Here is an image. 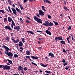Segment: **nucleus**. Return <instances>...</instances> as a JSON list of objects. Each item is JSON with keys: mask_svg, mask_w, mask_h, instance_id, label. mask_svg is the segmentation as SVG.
Segmentation results:
<instances>
[{"mask_svg": "<svg viewBox=\"0 0 75 75\" xmlns=\"http://www.w3.org/2000/svg\"><path fill=\"white\" fill-rule=\"evenodd\" d=\"M43 25H45V26H49V22L48 21H45V23H43Z\"/></svg>", "mask_w": 75, "mask_h": 75, "instance_id": "obj_4", "label": "nucleus"}, {"mask_svg": "<svg viewBox=\"0 0 75 75\" xmlns=\"http://www.w3.org/2000/svg\"><path fill=\"white\" fill-rule=\"evenodd\" d=\"M2 68L4 69V70H6V69L10 70V67L8 66H7V65H0V68Z\"/></svg>", "mask_w": 75, "mask_h": 75, "instance_id": "obj_1", "label": "nucleus"}, {"mask_svg": "<svg viewBox=\"0 0 75 75\" xmlns=\"http://www.w3.org/2000/svg\"><path fill=\"white\" fill-rule=\"evenodd\" d=\"M23 69L24 71H27L28 69H27V67H25L23 68Z\"/></svg>", "mask_w": 75, "mask_h": 75, "instance_id": "obj_37", "label": "nucleus"}, {"mask_svg": "<svg viewBox=\"0 0 75 75\" xmlns=\"http://www.w3.org/2000/svg\"><path fill=\"white\" fill-rule=\"evenodd\" d=\"M23 44L22 42L21 41L19 42V47H21V46H23Z\"/></svg>", "mask_w": 75, "mask_h": 75, "instance_id": "obj_16", "label": "nucleus"}, {"mask_svg": "<svg viewBox=\"0 0 75 75\" xmlns=\"http://www.w3.org/2000/svg\"><path fill=\"white\" fill-rule=\"evenodd\" d=\"M37 32H38V33H42V32H43L40 30H37Z\"/></svg>", "mask_w": 75, "mask_h": 75, "instance_id": "obj_50", "label": "nucleus"}, {"mask_svg": "<svg viewBox=\"0 0 75 75\" xmlns=\"http://www.w3.org/2000/svg\"><path fill=\"white\" fill-rule=\"evenodd\" d=\"M41 21H42V20L41 19L39 18V19L37 21V23H42V22Z\"/></svg>", "mask_w": 75, "mask_h": 75, "instance_id": "obj_15", "label": "nucleus"}, {"mask_svg": "<svg viewBox=\"0 0 75 75\" xmlns=\"http://www.w3.org/2000/svg\"><path fill=\"white\" fill-rule=\"evenodd\" d=\"M45 31L47 34H49L50 35H51V33L50 31H49L48 30H46Z\"/></svg>", "mask_w": 75, "mask_h": 75, "instance_id": "obj_10", "label": "nucleus"}, {"mask_svg": "<svg viewBox=\"0 0 75 75\" xmlns=\"http://www.w3.org/2000/svg\"><path fill=\"white\" fill-rule=\"evenodd\" d=\"M24 71V70H23V69L22 70H21V73H22L23 72V71Z\"/></svg>", "mask_w": 75, "mask_h": 75, "instance_id": "obj_63", "label": "nucleus"}, {"mask_svg": "<svg viewBox=\"0 0 75 75\" xmlns=\"http://www.w3.org/2000/svg\"><path fill=\"white\" fill-rule=\"evenodd\" d=\"M12 40H13V42H14V43H17V42H18V41H19V39H17L16 41V40H14V39L13 38Z\"/></svg>", "mask_w": 75, "mask_h": 75, "instance_id": "obj_8", "label": "nucleus"}, {"mask_svg": "<svg viewBox=\"0 0 75 75\" xmlns=\"http://www.w3.org/2000/svg\"><path fill=\"white\" fill-rule=\"evenodd\" d=\"M48 17L49 18H50V19H51V18H52L51 16H50V15H48Z\"/></svg>", "mask_w": 75, "mask_h": 75, "instance_id": "obj_45", "label": "nucleus"}, {"mask_svg": "<svg viewBox=\"0 0 75 75\" xmlns=\"http://www.w3.org/2000/svg\"><path fill=\"white\" fill-rule=\"evenodd\" d=\"M16 10L18 12V13H21V11H20L17 8H16Z\"/></svg>", "mask_w": 75, "mask_h": 75, "instance_id": "obj_22", "label": "nucleus"}, {"mask_svg": "<svg viewBox=\"0 0 75 75\" xmlns=\"http://www.w3.org/2000/svg\"><path fill=\"white\" fill-rule=\"evenodd\" d=\"M46 3H48L49 4H51V2L48 0L46 1Z\"/></svg>", "mask_w": 75, "mask_h": 75, "instance_id": "obj_31", "label": "nucleus"}, {"mask_svg": "<svg viewBox=\"0 0 75 75\" xmlns=\"http://www.w3.org/2000/svg\"><path fill=\"white\" fill-rule=\"evenodd\" d=\"M18 6H19V7H20V6H21V4H20V3L18 2Z\"/></svg>", "mask_w": 75, "mask_h": 75, "instance_id": "obj_51", "label": "nucleus"}, {"mask_svg": "<svg viewBox=\"0 0 75 75\" xmlns=\"http://www.w3.org/2000/svg\"><path fill=\"white\" fill-rule=\"evenodd\" d=\"M67 64H68V63L66 62L63 64V65L64 66H65V65H67Z\"/></svg>", "mask_w": 75, "mask_h": 75, "instance_id": "obj_49", "label": "nucleus"}, {"mask_svg": "<svg viewBox=\"0 0 75 75\" xmlns=\"http://www.w3.org/2000/svg\"><path fill=\"white\" fill-rule=\"evenodd\" d=\"M20 7L21 10H23V6H22V5L20 6Z\"/></svg>", "mask_w": 75, "mask_h": 75, "instance_id": "obj_46", "label": "nucleus"}, {"mask_svg": "<svg viewBox=\"0 0 75 75\" xmlns=\"http://www.w3.org/2000/svg\"><path fill=\"white\" fill-rule=\"evenodd\" d=\"M60 42L62 43V44H65V41L64 40L61 41Z\"/></svg>", "mask_w": 75, "mask_h": 75, "instance_id": "obj_23", "label": "nucleus"}, {"mask_svg": "<svg viewBox=\"0 0 75 75\" xmlns=\"http://www.w3.org/2000/svg\"><path fill=\"white\" fill-rule=\"evenodd\" d=\"M0 13H2L3 14H4V13H5V12L3 10H0Z\"/></svg>", "mask_w": 75, "mask_h": 75, "instance_id": "obj_29", "label": "nucleus"}, {"mask_svg": "<svg viewBox=\"0 0 75 75\" xmlns=\"http://www.w3.org/2000/svg\"><path fill=\"white\" fill-rule=\"evenodd\" d=\"M5 51V54H6V55H7V54L9 53V52H8V50Z\"/></svg>", "mask_w": 75, "mask_h": 75, "instance_id": "obj_25", "label": "nucleus"}, {"mask_svg": "<svg viewBox=\"0 0 75 75\" xmlns=\"http://www.w3.org/2000/svg\"><path fill=\"white\" fill-rule=\"evenodd\" d=\"M45 72L46 73H47V74H51V72H50V71H45Z\"/></svg>", "mask_w": 75, "mask_h": 75, "instance_id": "obj_38", "label": "nucleus"}, {"mask_svg": "<svg viewBox=\"0 0 75 75\" xmlns=\"http://www.w3.org/2000/svg\"><path fill=\"white\" fill-rule=\"evenodd\" d=\"M8 2L10 4H11V1H10V0H8Z\"/></svg>", "mask_w": 75, "mask_h": 75, "instance_id": "obj_43", "label": "nucleus"}, {"mask_svg": "<svg viewBox=\"0 0 75 75\" xmlns=\"http://www.w3.org/2000/svg\"><path fill=\"white\" fill-rule=\"evenodd\" d=\"M26 53L27 55H30V54H31V52L29 51L28 50L26 52Z\"/></svg>", "mask_w": 75, "mask_h": 75, "instance_id": "obj_19", "label": "nucleus"}, {"mask_svg": "<svg viewBox=\"0 0 75 75\" xmlns=\"http://www.w3.org/2000/svg\"><path fill=\"white\" fill-rule=\"evenodd\" d=\"M63 51L64 52L66 53V51H65V49H63Z\"/></svg>", "mask_w": 75, "mask_h": 75, "instance_id": "obj_53", "label": "nucleus"}, {"mask_svg": "<svg viewBox=\"0 0 75 75\" xmlns=\"http://www.w3.org/2000/svg\"><path fill=\"white\" fill-rule=\"evenodd\" d=\"M55 40L56 41H58V40H59V38H58V37L55 38Z\"/></svg>", "mask_w": 75, "mask_h": 75, "instance_id": "obj_39", "label": "nucleus"}, {"mask_svg": "<svg viewBox=\"0 0 75 75\" xmlns=\"http://www.w3.org/2000/svg\"><path fill=\"white\" fill-rule=\"evenodd\" d=\"M67 1L65 0L64 1V4H65V5H66V4H67V3H66V2Z\"/></svg>", "mask_w": 75, "mask_h": 75, "instance_id": "obj_54", "label": "nucleus"}, {"mask_svg": "<svg viewBox=\"0 0 75 75\" xmlns=\"http://www.w3.org/2000/svg\"><path fill=\"white\" fill-rule=\"evenodd\" d=\"M27 32V33H30V34H32L33 35L34 34V32L32 31H28Z\"/></svg>", "mask_w": 75, "mask_h": 75, "instance_id": "obj_21", "label": "nucleus"}, {"mask_svg": "<svg viewBox=\"0 0 75 75\" xmlns=\"http://www.w3.org/2000/svg\"><path fill=\"white\" fill-rule=\"evenodd\" d=\"M22 41V42L23 43H24L25 42V40H24V38H21Z\"/></svg>", "mask_w": 75, "mask_h": 75, "instance_id": "obj_33", "label": "nucleus"}, {"mask_svg": "<svg viewBox=\"0 0 75 75\" xmlns=\"http://www.w3.org/2000/svg\"><path fill=\"white\" fill-rule=\"evenodd\" d=\"M20 48L21 50H23V47H20Z\"/></svg>", "mask_w": 75, "mask_h": 75, "instance_id": "obj_56", "label": "nucleus"}, {"mask_svg": "<svg viewBox=\"0 0 75 75\" xmlns=\"http://www.w3.org/2000/svg\"><path fill=\"white\" fill-rule=\"evenodd\" d=\"M49 26H51V27H52L53 26V23H52L51 22H50L49 25Z\"/></svg>", "mask_w": 75, "mask_h": 75, "instance_id": "obj_27", "label": "nucleus"}, {"mask_svg": "<svg viewBox=\"0 0 75 75\" xmlns=\"http://www.w3.org/2000/svg\"><path fill=\"white\" fill-rule=\"evenodd\" d=\"M24 59L25 61H27V59L25 57H24Z\"/></svg>", "mask_w": 75, "mask_h": 75, "instance_id": "obj_62", "label": "nucleus"}, {"mask_svg": "<svg viewBox=\"0 0 75 75\" xmlns=\"http://www.w3.org/2000/svg\"><path fill=\"white\" fill-rule=\"evenodd\" d=\"M34 18L35 20V21H38V20H39V18H37L36 16H34Z\"/></svg>", "mask_w": 75, "mask_h": 75, "instance_id": "obj_17", "label": "nucleus"}, {"mask_svg": "<svg viewBox=\"0 0 75 75\" xmlns=\"http://www.w3.org/2000/svg\"><path fill=\"white\" fill-rule=\"evenodd\" d=\"M14 57L15 58H17V57H18V55L17 54H15L14 55Z\"/></svg>", "mask_w": 75, "mask_h": 75, "instance_id": "obj_41", "label": "nucleus"}, {"mask_svg": "<svg viewBox=\"0 0 75 75\" xmlns=\"http://www.w3.org/2000/svg\"><path fill=\"white\" fill-rule=\"evenodd\" d=\"M18 71H21V70L23 69V68L21 66H20L19 67H18Z\"/></svg>", "mask_w": 75, "mask_h": 75, "instance_id": "obj_14", "label": "nucleus"}, {"mask_svg": "<svg viewBox=\"0 0 75 75\" xmlns=\"http://www.w3.org/2000/svg\"><path fill=\"white\" fill-rule=\"evenodd\" d=\"M26 21L27 24H28V23H30V21H28L27 20H26Z\"/></svg>", "mask_w": 75, "mask_h": 75, "instance_id": "obj_42", "label": "nucleus"}, {"mask_svg": "<svg viewBox=\"0 0 75 75\" xmlns=\"http://www.w3.org/2000/svg\"><path fill=\"white\" fill-rule=\"evenodd\" d=\"M5 40H6V41H9V38L8 37H6L5 38Z\"/></svg>", "mask_w": 75, "mask_h": 75, "instance_id": "obj_30", "label": "nucleus"}, {"mask_svg": "<svg viewBox=\"0 0 75 75\" xmlns=\"http://www.w3.org/2000/svg\"><path fill=\"white\" fill-rule=\"evenodd\" d=\"M7 61H8L10 64H13V62H12L11 60H10L8 59Z\"/></svg>", "mask_w": 75, "mask_h": 75, "instance_id": "obj_24", "label": "nucleus"}, {"mask_svg": "<svg viewBox=\"0 0 75 75\" xmlns=\"http://www.w3.org/2000/svg\"><path fill=\"white\" fill-rule=\"evenodd\" d=\"M13 75H19V74H13Z\"/></svg>", "mask_w": 75, "mask_h": 75, "instance_id": "obj_59", "label": "nucleus"}, {"mask_svg": "<svg viewBox=\"0 0 75 75\" xmlns=\"http://www.w3.org/2000/svg\"><path fill=\"white\" fill-rule=\"evenodd\" d=\"M53 22L54 23L55 25H58V22H55L54 21H53Z\"/></svg>", "mask_w": 75, "mask_h": 75, "instance_id": "obj_32", "label": "nucleus"}, {"mask_svg": "<svg viewBox=\"0 0 75 75\" xmlns=\"http://www.w3.org/2000/svg\"><path fill=\"white\" fill-rule=\"evenodd\" d=\"M58 38H59V40H63L62 39V37L61 36L60 37H59Z\"/></svg>", "mask_w": 75, "mask_h": 75, "instance_id": "obj_28", "label": "nucleus"}, {"mask_svg": "<svg viewBox=\"0 0 75 75\" xmlns=\"http://www.w3.org/2000/svg\"><path fill=\"white\" fill-rule=\"evenodd\" d=\"M68 30H71V26H69Z\"/></svg>", "mask_w": 75, "mask_h": 75, "instance_id": "obj_52", "label": "nucleus"}, {"mask_svg": "<svg viewBox=\"0 0 75 75\" xmlns=\"http://www.w3.org/2000/svg\"><path fill=\"white\" fill-rule=\"evenodd\" d=\"M12 24L11 25V27H12V28H13V26H15V25H16V24H15V23H14V21H12Z\"/></svg>", "mask_w": 75, "mask_h": 75, "instance_id": "obj_9", "label": "nucleus"}, {"mask_svg": "<svg viewBox=\"0 0 75 75\" xmlns=\"http://www.w3.org/2000/svg\"><path fill=\"white\" fill-rule=\"evenodd\" d=\"M8 8L10 11V13H12V12H11V9H10V6H8Z\"/></svg>", "mask_w": 75, "mask_h": 75, "instance_id": "obj_34", "label": "nucleus"}, {"mask_svg": "<svg viewBox=\"0 0 75 75\" xmlns=\"http://www.w3.org/2000/svg\"><path fill=\"white\" fill-rule=\"evenodd\" d=\"M42 38H38V40H42Z\"/></svg>", "mask_w": 75, "mask_h": 75, "instance_id": "obj_61", "label": "nucleus"}, {"mask_svg": "<svg viewBox=\"0 0 75 75\" xmlns=\"http://www.w3.org/2000/svg\"><path fill=\"white\" fill-rule=\"evenodd\" d=\"M20 21L21 22V23H23V21L22 18H20Z\"/></svg>", "mask_w": 75, "mask_h": 75, "instance_id": "obj_40", "label": "nucleus"}, {"mask_svg": "<svg viewBox=\"0 0 75 75\" xmlns=\"http://www.w3.org/2000/svg\"><path fill=\"white\" fill-rule=\"evenodd\" d=\"M42 8L43 9V10H44L45 11H46L45 9V7H44V6H42Z\"/></svg>", "mask_w": 75, "mask_h": 75, "instance_id": "obj_35", "label": "nucleus"}, {"mask_svg": "<svg viewBox=\"0 0 75 75\" xmlns=\"http://www.w3.org/2000/svg\"><path fill=\"white\" fill-rule=\"evenodd\" d=\"M39 14L41 16H44V12L43 11H42V10H40L39 11Z\"/></svg>", "mask_w": 75, "mask_h": 75, "instance_id": "obj_7", "label": "nucleus"}, {"mask_svg": "<svg viewBox=\"0 0 75 75\" xmlns=\"http://www.w3.org/2000/svg\"><path fill=\"white\" fill-rule=\"evenodd\" d=\"M71 40H72V41H75V39H74V38H71Z\"/></svg>", "mask_w": 75, "mask_h": 75, "instance_id": "obj_55", "label": "nucleus"}, {"mask_svg": "<svg viewBox=\"0 0 75 75\" xmlns=\"http://www.w3.org/2000/svg\"><path fill=\"white\" fill-rule=\"evenodd\" d=\"M64 8L65 10H66V11H67L68 10V9H67V7H65V6L64 7Z\"/></svg>", "mask_w": 75, "mask_h": 75, "instance_id": "obj_47", "label": "nucleus"}, {"mask_svg": "<svg viewBox=\"0 0 75 75\" xmlns=\"http://www.w3.org/2000/svg\"><path fill=\"white\" fill-rule=\"evenodd\" d=\"M7 55H8V57H10L11 58H13V54L11 52H9V53L7 54Z\"/></svg>", "mask_w": 75, "mask_h": 75, "instance_id": "obj_3", "label": "nucleus"}, {"mask_svg": "<svg viewBox=\"0 0 75 75\" xmlns=\"http://www.w3.org/2000/svg\"><path fill=\"white\" fill-rule=\"evenodd\" d=\"M62 62H63V63H65V62H66V61H65V59H63L62 61Z\"/></svg>", "mask_w": 75, "mask_h": 75, "instance_id": "obj_36", "label": "nucleus"}, {"mask_svg": "<svg viewBox=\"0 0 75 75\" xmlns=\"http://www.w3.org/2000/svg\"><path fill=\"white\" fill-rule=\"evenodd\" d=\"M45 59H47V60H48V59H49L47 57H45Z\"/></svg>", "mask_w": 75, "mask_h": 75, "instance_id": "obj_58", "label": "nucleus"}, {"mask_svg": "<svg viewBox=\"0 0 75 75\" xmlns=\"http://www.w3.org/2000/svg\"><path fill=\"white\" fill-rule=\"evenodd\" d=\"M23 1L24 3H26V2H27V0H24Z\"/></svg>", "mask_w": 75, "mask_h": 75, "instance_id": "obj_57", "label": "nucleus"}, {"mask_svg": "<svg viewBox=\"0 0 75 75\" xmlns=\"http://www.w3.org/2000/svg\"><path fill=\"white\" fill-rule=\"evenodd\" d=\"M5 29H8L9 30H12V29L10 27V26L9 25L6 26H5Z\"/></svg>", "mask_w": 75, "mask_h": 75, "instance_id": "obj_6", "label": "nucleus"}, {"mask_svg": "<svg viewBox=\"0 0 75 75\" xmlns=\"http://www.w3.org/2000/svg\"><path fill=\"white\" fill-rule=\"evenodd\" d=\"M31 57L32 59H38V57L37 56L35 57L33 56H31Z\"/></svg>", "mask_w": 75, "mask_h": 75, "instance_id": "obj_13", "label": "nucleus"}, {"mask_svg": "<svg viewBox=\"0 0 75 75\" xmlns=\"http://www.w3.org/2000/svg\"><path fill=\"white\" fill-rule=\"evenodd\" d=\"M7 21V19L6 18H4V22H5V21Z\"/></svg>", "mask_w": 75, "mask_h": 75, "instance_id": "obj_44", "label": "nucleus"}, {"mask_svg": "<svg viewBox=\"0 0 75 75\" xmlns=\"http://www.w3.org/2000/svg\"><path fill=\"white\" fill-rule=\"evenodd\" d=\"M48 30H51V28L50 27H49L48 28Z\"/></svg>", "mask_w": 75, "mask_h": 75, "instance_id": "obj_60", "label": "nucleus"}, {"mask_svg": "<svg viewBox=\"0 0 75 75\" xmlns=\"http://www.w3.org/2000/svg\"><path fill=\"white\" fill-rule=\"evenodd\" d=\"M49 56H50V57H53L54 58L55 57L54 55V54L52 53H52L51 52L49 53Z\"/></svg>", "mask_w": 75, "mask_h": 75, "instance_id": "obj_11", "label": "nucleus"}, {"mask_svg": "<svg viewBox=\"0 0 75 75\" xmlns=\"http://www.w3.org/2000/svg\"><path fill=\"white\" fill-rule=\"evenodd\" d=\"M29 1L30 2H32V1H33V0H30Z\"/></svg>", "mask_w": 75, "mask_h": 75, "instance_id": "obj_64", "label": "nucleus"}, {"mask_svg": "<svg viewBox=\"0 0 75 75\" xmlns=\"http://www.w3.org/2000/svg\"><path fill=\"white\" fill-rule=\"evenodd\" d=\"M25 57H26V58H29V59H30V61H32V60H31V59L30 58V56H26Z\"/></svg>", "mask_w": 75, "mask_h": 75, "instance_id": "obj_20", "label": "nucleus"}, {"mask_svg": "<svg viewBox=\"0 0 75 75\" xmlns=\"http://www.w3.org/2000/svg\"><path fill=\"white\" fill-rule=\"evenodd\" d=\"M40 65L41 66L43 67H47L48 66V64H46V65H44V64H42L41 63H40Z\"/></svg>", "mask_w": 75, "mask_h": 75, "instance_id": "obj_18", "label": "nucleus"}, {"mask_svg": "<svg viewBox=\"0 0 75 75\" xmlns=\"http://www.w3.org/2000/svg\"><path fill=\"white\" fill-rule=\"evenodd\" d=\"M8 20L9 22H10V23L13 21V19L10 17H8Z\"/></svg>", "mask_w": 75, "mask_h": 75, "instance_id": "obj_12", "label": "nucleus"}, {"mask_svg": "<svg viewBox=\"0 0 75 75\" xmlns=\"http://www.w3.org/2000/svg\"><path fill=\"white\" fill-rule=\"evenodd\" d=\"M4 48L5 49V50H8H8H10V49L8 48V47H7V46H5V47Z\"/></svg>", "mask_w": 75, "mask_h": 75, "instance_id": "obj_26", "label": "nucleus"}, {"mask_svg": "<svg viewBox=\"0 0 75 75\" xmlns=\"http://www.w3.org/2000/svg\"><path fill=\"white\" fill-rule=\"evenodd\" d=\"M32 64H33V65H35L37 66V64H36L33 62H32Z\"/></svg>", "mask_w": 75, "mask_h": 75, "instance_id": "obj_48", "label": "nucleus"}, {"mask_svg": "<svg viewBox=\"0 0 75 75\" xmlns=\"http://www.w3.org/2000/svg\"><path fill=\"white\" fill-rule=\"evenodd\" d=\"M12 10L14 14H15V15L16 16V15H17V12L16 11V9L14 8H12Z\"/></svg>", "mask_w": 75, "mask_h": 75, "instance_id": "obj_5", "label": "nucleus"}, {"mask_svg": "<svg viewBox=\"0 0 75 75\" xmlns=\"http://www.w3.org/2000/svg\"><path fill=\"white\" fill-rule=\"evenodd\" d=\"M20 27L19 26H15L14 27V29L18 31H20Z\"/></svg>", "mask_w": 75, "mask_h": 75, "instance_id": "obj_2", "label": "nucleus"}]
</instances>
